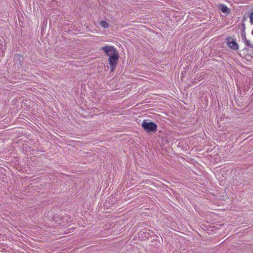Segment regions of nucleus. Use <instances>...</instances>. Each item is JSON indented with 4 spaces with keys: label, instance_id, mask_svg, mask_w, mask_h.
<instances>
[{
    "label": "nucleus",
    "instance_id": "9d476101",
    "mask_svg": "<svg viewBox=\"0 0 253 253\" xmlns=\"http://www.w3.org/2000/svg\"><path fill=\"white\" fill-rule=\"evenodd\" d=\"M151 233L153 234V237H155V238L158 237V236L157 234H155V233L153 231H151Z\"/></svg>",
    "mask_w": 253,
    "mask_h": 253
},
{
    "label": "nucleus",
    "instance_id": "7ed1b4c3",
    "mask_svg": "<svg viewBox=\"0 0 253 253\" xmlns=\"http://www.w3.org/2000/svg\"><path fill=\"white\" fill-rule=\"evenodd\" d=\"M102 50L105 53V55L107 56H112V55L117 52V50L113 46L111 45H106L102 46L100 49Z\"/></svg>",
    "mask_w": 253,
    "mask_h": 253
},
{
    "label": "nucleus",
    "instance_id": "423d86ee",
    "mask_svg": "<svg viewBox=\"0 0 253 253\" xmlns=\"http://www.w3.org/2000/svg\"><path fill=\"white\" fill-rule=\"evenodd\" d=\"M142 233L143 234H145V237H146L147 239H148L149 237H151L153 236V234L151 233V231H150V230H148V232H147V230L143 231Z\"/></svg>",
    "mask_w": 253,
    "mask_h": 253
},
{
    "label": "nucleus",
    "instance_id": "0eeeda50",
    "mask_svg": "<svg viewBox=\"0 0 253 253\" xmlns=\"http://www.w3.org/2000/svg\"><path fill=\"white\" fill-rule=\"evenodd\" d=\"M101 25L102 26V27H103V28H106L108 27V26H109L108 23L105 21H101Z\"/></svg>",
    "mask_w": 253,
    "mask_h": 253
},
{
    "label": "nucleus",
    "instance_id": "f257e3e1",
    "mask_svg": "<svg viewBox=\"0 0 253 253\" xmlns=\"http://www.w3.org/2000/svg\"><path fill=\"white\" fill-rule=\"evenodd\" d=\"M141 126L148 133H155L157 131L158 127L155 123L148 120L143 121Z\"/></svg>",
    "mask_w": 253,
    "mask_h": 253
},
{
    "label": "nucleus",
    "instance_id": "39448f33",
    "mask_svg": "<svg viewBox=\"0 0 253 253\" xmlns=\"http://www.w3.org/2000/svg\"><path fill=\"white\" fill-rule=\"evenodd\" d=\"M219 8L220 10H221V11L226 15L229 14L230 12V9L224 4H220L219 5Z\"/></svg>",
    "mask_w": 253,
    "mask_h": 253
},
{
    "label": "nucleus",
    "instance_id": "20e7f679",
    "mask_svg": "<svg viewBox=\"0 0 253 253\" xmlns=\"http://www.w3.org/2000/svg\"><path fill=\"white\" fill-rule=\"evenodd\" d=\"M227 45L231 49L237 50L238 49V44L236 41L230 37L227 38L226 39Z\"/></svg>",
    "mask_w": 253,
    "mask_h": 253
},
{
    "label": "nucleus",
    "instance_id": "6e6552de",
    "mask_svg": "<svg viewBox=\"0 0 253 253\" xmlns=\"http://www.w3.org/2000/svg\"><path fill=\"white\" fill-rule=\"evenodd\" d=\"M246 45L247 46H248L250 48H253V44H252L250 43V41L249 40H247L246 39Z\"/></svg>",
    "mask_w": 253,
    "mask_h": 253
},
{
    "label": "nucleus",
    "instance_id": "f03ea898",
    "mask_svg": "<svg viewBox=\"0 0 253 253\" xmlns=\"http://www.w3.org/2000/svg\"><path fill=\"white\" fill-rule=\"evenodd\" d=\"M119 58L118 52L113 54L112 56H109L108 61L111 68V72H113L118 64Z\"/></svg>",
    "mask_w": 253,
    "mask_h": 253
},
{
    "label": "nucleus",
    "instance_id": "1a4fd4ad",
    "mask_svg": "<svg viewBox=\"0 0 253 253\" xmlns=\"http://www.w3.org/2000/svg\"><path fill=\"white\" fill-rule=\"evenodd\" d=\"M250 22L253 24V12L251 13L250 16Z\"/></svg>",
    "mask_w": 253,
    "mask_h": 253
}]
</instances>
